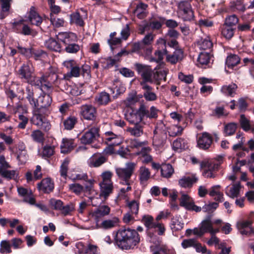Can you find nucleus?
Here are the masks:
<instances>
[{"label": "nucleus", "instance_id": "nucleus-8", "mask_svg": "<svg viewBox=\"0 0 254 254\" xmlns=\"http://www.w3.org/2000/svg\"><path fill=\"white\" fill-rule=\"evenodd\" d=\"M213 138L215 141H218L219 137L216 132L212 134L207 132H203L199 134L197 139L198 147L202 149L206 150L209 148L212 144Z\"/></svg>", "mask_w": 254, "mask_h": 254}, {"label": "nucleus", "instance_id": "nucleus-6", "mask_svg": "<svg viewBox=\"0 0 254 254\" xmlns=\"http://www.w3.org/2000/svg\"><path fill=\"white\" fill-rule=\"evenodd\" d=\"M136 167V163L128 162L126 164L125 168H118L116 169L117 176L123 181V185H129L130 177L133 174Z\"/></svg>", "mask_w": 254, "mask_h": 254}, {"label": "nucleus", "instance_id": "nucleus-11", "mask_svg": "<svg viewBox=\"0 0 254 254\" xmlns=\"http://www.w3.org/2000/svg\"><path fill=\"white\" fill-rule=\"evenodd\" d=\"M180 205L188 210L194 211L196 212L201 210V207L195 205L192 198L185 193H182L180 198Z\"/></svg>", "mask_w": 254, "mask_h": 254}, {"label": "nucleus", "instance_id": "nucleus-12", "mask_svg": "<svg viewBox=\"0 0 254 254\" xmlns=\"http://www.w3.org/2000/svg\"><path fill=\"white\" fill-rule=\"evenodd\" d=\"M110 211L111 208L108 205L105 204L100 205L90 213V215L96 223H98L102 220L104 217L108 215Z\"/></svg>", "mask_w": 254, "mask_h": 254}, {"label": "nucleus", "instance_id": "nucleus-50", "mask_svg": "<svg viewBox=\"0 0 254 254\" xmlns=\"http://www.w3.org/2000/svg\"><path fill=\"white\" fill-rule=\"evenodd\" d=\"M234 29L224 24L222 27L221 34L226 39H230L234 36Z\"/></svg>", "mask_w": 254, "mask_h": 254}, {"label": "nucleus", "instance_id": "nucleus-53", "mask_svg": "<svg viewBox=\"0 0 254 254\" xmlns=\"http://www.w3.org/2000/svg\"><path fill=\"white\" fill-rule=\"evenodd\" d=\"M118 222L117 218H114L113 219L105 220L102 222L100 224V227L105 229L112 228L115 226Z\"/></svg>", "mask_w": 254, "mask_h": 254}, {"label": "nucleus", "instance_id": "nucleus-13", "mask_svg": "<svg viewBox=\"0 0 254 254\" xmlns=\"http://www.w3.org/2000/svg\"><path fill=\"white\" fill-rule=\"evenodd\" d=\"M200 167L203 169L202 175L204 178H214L216 177L217 165L208 161H203L200 163Z\"/></svg>", "mask_w": 254, "mask_h": 254}, {"label": "nucleus", "instance_id": "nucleus-52", "mask_svg": "<svg viewBox=\"0 0 254 254\" xmlns=\"http://www.w3.org/2000/svg\"><path fill=\"white\" fill-rule=\"evenodd\" d=\"M70 23H74L79 26H83L84 21L79 12H76L70 15Z\"/></svg>", "mask_w": 254, "mask_h": 254}, {"label": "nucleus", "instance_id": "nucleus-1", "mask_svg": "<svg viewBox=\"0 0 254 254\" xmlns=\"http://www.w3.org/2000/svg\"><path fill=\"white\" fill-rule=\"evenodd\" d=\"M18 77L32 86H40L47 90L52 87V83L54 78H58V75L54 73L44 75L40 77H37L35 74L34 68L29 63L23 64L17 71Z\"/></svg>", "mask_w": 254, "mask_h": 254}, {"label": "nucleus", "instance_id": "nucleus-19", "mask_svg": "<svg viewBox=\"0 0 254 254\" xmlns=\"http://www.w3.org/2000/svg\"><path fill=\"white\" fill-rule=\"evenodd\" d=\"M100 187L99 197L103 198L102 201L106 200L113 191V183L99 184Z\"/></svg>", "mask_w": 254, "mask_h": 254}, {"label": "nucleus", "instance_id": "nucleus-60", "mask_svg": "<svg viewBox=\"0 0 254 254\" xmlns=\"http://www.w3.org/2000/svg\"><path fill=\"white\" fill-rule=\"evenodd\" d=\"M69 163V160L67 158H65L63 162L61 167H60V174L61 176L64 178H66L67 176V172L68 169V164Z\"/></svg>", "mask_w": 254, "mask_h": 254}, {"label": "nucleus", "instance_id": "nucleus-26", "mask_svg": "<svg viewBox=\"0 0 254 254\" xmlns=\"http://www.w3.org/2000/svg\"><path fill=\"white\" fill-rule=\"evenodd\" d=\"M184 58V53L182 49H176L173 54L167 55L166 60L172 64H175L182 60Z\"/></svg>", "mask_w": 254, "mask_h": 254}, {"label": "nucleus", "instance_id": "nucleus-32", "mask_svg": "<svg viewBox=\"0 0 254 254\" xmlns=\"http://www.w3.org/2000/svg\"><path fill=\"white\" fill-rule=\"evenodd\" d=\"M237 88L238 86L235 83H231L223 85L221 89V92L226 96L233 97L236 95Z\"/></svg>", "mask_w": 254, "mask_h": 254}, {"label": "nucleus", "instance_id": "nucleus-2", "mask_svg": "<svg viewBox=\"0 0 254 254\" xmlns=\"http://www.w3.org/2000/svg\"><path fill=\"white\" fill-rule=\"evenodd\" d=\"M117 246L122 250L133 249L140 242V237L134 229H121L118 231L115 238Z\"/></svg>", "mask_w": 254, "mask_h": 254}, {"label": "nucleus", "instance_id": "nucleus-17", "mask_svg": "<svg viewBox=\"0 0 254 254\" xmlns=\"http://www.w3.org/2000/svg\"><path fill=\"white\" fill-rule=\"evenodd\" d=\"M107 161V158L100 153L94 154L88 160L90 167H98Z\"/></svg>", "mask_w": 254, "mask_h": 254}, {"label": "nucleus", "instance_id": "nucleus-54", "mask_svg": "<svg viewBox=\"0 0 254 254\" xmlns=\"http://www.w3.org/2000/svg\"><path fill=\"white\" fill-rule=\"evenodd\" d=\"M76 122V118L72 116L69 117L63 122L64 128L67 130L71 129L72 128H73Z\"/></svg>", "mask_w": 254, "mask_h": 254}, {"label": "nucleus", "instance_id": "nucleus-29", "mask_svg": "<svg viewBox=\"0 0 254 254\" xmlns=\"http://www.w3.org/2000/svg\"><path fill=\"white\" fill-rule=\"evenodd\" d=\"M54 184L50 178L44 179L38 184V188L45 193H49L54 189Z\"/></svg>", "mask_w": 254, "mask_h": 254}, {"label": "nucleus", "instance_id": "nucleus-4", "mask_svg": "<svg viewBox=\"0 0 254 254\" xmlns=\"http://www.w3.org/2000/svg\"><path fill=\"white\" fill-rule=\"evenodd\" d=\"M166 127L165 124L160 121L157 123L153 131L152 143L154 146L157 148L164 147L167 140Z\"/></svg>", "mask_w": 254, "mask_h": 254}, {"label": "nucleus", "instance_id": "nucleus-23", "mask_svg": "<svg viewBox=\"0 0 254 254\" xmlns=\"http://www.w3.org/2000/svg\"><path fill=\"white\" fill-rule=\"evenodd\" d=\"M138 179L141 185H145L151 177V172L148 168L144 166L140 167L138 170Z\"/></svg>", "mask_w": 254, "mask_h": 254}, {"label": "nucleus", "instance_id": "nucleus-15", "mask_svg": "<svg viewBox=\"0 0 254 254\" xmlns=\"http://www.w3.org/2000/svg\"><path fill=\"white\" fill-rule=\"evenodd\" d=\"M103 137L105 142L109 146L119 145L123 142L122 137L120 135L115 134L111 131L105 132Z\"/></svg>", "mask_w": 254, "mask_h": 254}, {"label": "nucleus", "instance_id": "nucleus-51", "mask_svg": "<svg viewBox=\"0 0 254 254\" xmlns=\"http://www.w3.org/2000/svg\"><path fill=\"white\" fill-rule=\"evenodd\" d=\"M113 86L115 87H109V89L110 90L112 93L114 94L115 93V89L117 88L119 86V88L117 89V93L118 94H121L125 92V88L122 85L121 83L120 80L118 78H116L113 81Z\"/></svg>", "mask_w": 254, "mask_h": 254}, {"label": "nucleus", "instance_id": "nucleus-35", "mask_svg": "<svg viewBox=\"0 0 254 254\" xmlns=\"http://www.w3.org/2000/svg\"><path fill=\"white\" fill-rule=\"evenodd\" d=\"M26 98L32 107L38 106V101L34 97L33 88L32 86H27L25 89Z\"/></svg>", "mask_w": 254, "mask_h": 254}, {"label": "nucleus", "instance_id": "nucleus-46", "mask_svg": "<svg viewBox=\"0 0 254 254\" xmlns=\"http://www.w3.org/2000/svg\"><path fill=\"white\" fill-rule=\"evenodd\" d=\"M183 128L180 126L172 125L167 128L166 131L168 132L169 135L171 137H175L182 134Z\"/></svg>", "mask_w": 254, "mask_h": 254}, {"label": "nucleus", "instance_id": "nucleus-28", "mask_svg": "<svg viewBox=\"0 0 254 254\" xmlns=\"http://www.w3.org/2000/svg\"><path fill=\"white\" fill-rule=\"evenodd\" d=\"M154 37V35L152 33H149L140 41L142 46L144 47L147 54H149L152 52L153 48L151 46V44L153 41Z\"/></svg>", "mask_w": 254, "mask_h": 254}, {"label": "nucleus", "instance_id": "nucleus-44", "mask_svg": "<svg viewBox=\"0 0 254 254\" xmlns=\"http://www.w3.org/2000/svg\"><path fill=\"white\" fill-rule=\"evenodd\" d=\"M0 175L7 180H15L17 178L18 173L16 170H8L7 169L0 170Z\"/></svg>", "mask_w": 254, "mask_h": 254}, {"label": "nucleus", "instance_id": "nucleus-3", "mask_svg": "<svg viewBox=\"0 0 254 254\" xmlns=\"http://www.w3.org/2000/svg\"><path fill=\"white\" fill-rule=\"evenodd\" d=\"M63 65L67 69H70L64 75V78L69 79L71 77H78L81 75L84 77L89 76L91 72V67L87 64H84L80 67L79 65L73 60H67L63 63Z\"/></svg>", "mask_w": 254, "mask_h": 254}, {"label": "nucleus", "instance_id": "nucleus-39", "mask_svg": "<svg viewBox=\"0 0 254 254\" xmlns=\"http://www.w3.org/2000/svg\"><path fill=\"white\" fill-rule=\"evenodd\" d=\"M174 173V168L171 164H165L161 166V175L162 177L169 178Z\"/></svg>", "mask_w": 254, "mask_h": 254}, {"label": "nucleus", "instance_id": "nucleus-22", "mask_svg": "<svg viewBox=\"0 0 254 254\" xmlns=\"http://www.w3.org/2000/svg\"><path fill=\"white\" fill-rule=\"evenodd\" d=\"M58 39L65 45L74 42L77 40L75 34L72 32H60L57 35Z\"/></svg>", "mask_w": 254, "mask_h": 254}, {"label": "nucleus", "instance_id": "nucleus-36", "mask_svg": "<svg viewBox=\"0 0 254 254\" xmlns=\"http://www.w3.org/2000/svg\"><path fill=\"white\" fill-rule=\"evenodd\" d=\"M12 0H0L1 12L0 13V18L2 19L7 16L9 14V9Z\"/></svg>", "mask_w": 254, "mask_h": 254}, {"label": "nucleus", "instance_id": "nucleus-20", "mask_svg": "<svg viewBox=\"0 0 254 254\" xmlns=\"http://www.w3.org/2000/svg\"><path fill=\"white\" fill-rule=\"evenodd\" d=\"M168 70L166 68H160L152 72L153 83L157 85L161 83L162 80L166 81V75Z\"/></svg>", "mask_w": 254, "mask_h": 254}, {"label": "nucleus", "instance_id": "nucleus-58", "mask_svg": "<svg viewBox=\"0 0 254 254\" xmlns=\"http://www.w3.org/2000/svg\"><path fill=\"white\" fill-rule=\"evenodd\" d=\"M237 124L235 123H230L225 126L224 132L227 135H233L236 130Z\"/></svg>", "mask_w": 254, "mask_h": 254}, {"label": "nucleus", "instance_id": "nucleus-5", "mask_svg": "<svg viewBox=\"0 0 254 254\" xmlns=\"http://www.w3.org/2000/svg\"><path fill=\"white\" fill-rule=\"evenodd\" d=\"M177 13L179 17L184 21H191L193 20L194 15L190 2L188 0H181L177 3Z\"/></svg>", "mask_w": 254, "mask_h": 254}, {"label": "nucleus", "instance_id": "nucleus-64", "mask_svg": "<svg viewBox=\"0 0 254 254\" xmlns=\"http://www.w3.org/2000/svg\"><path fill=\"white\" fill-rule=\"evenodd\" d=\"M139 202L136 200H132L128 203V206L132 214L137 215L139 210Z\"/></svg>", "mask_w": 254, "mask_h": 254}, {"label": "nucleus", "instance_id": "nucleus-41", "mask_svg": "<svg viewBox=\"0 0 254 254\" xmlns=\"http://www.w3.org/2000/svg\"><path fill=\"white\" fill-rule=\"evenodd\" d=\"M39 106L43 107H50L52 102V98L49 94L43 93L41 94L37 100Z\"/></svg>", "mask_w": 254, "mask_h": 254}, {"label": "nucleus", "instance_id": "nucleus-45", "mask_svg": "<svg viewBox=\"0 0 254 254\" xmlns=\"http://www.w3.org/2000/svg\"><path fill=\"white\" fill-rule=\"evenodd\" d=\"M167 54V51L166 48L163 49H158L155 51L154 54V57L150 58L151 62H155L159 63L161 62L164 58V56Z\"/></svg>", "mask_w": 254, "mask_h": 254}, {"label": "nucleus", "instance_id": "nucleus-43", "mask_svg": "<svg viewBox=\"0 0 254 254\" xmlns=\"http://www.w3.org/2000/svg\"><path fill=\"white\" fill-rule=\"evenodd\" d=\"M180 216H175L171 219V227L174 231L181 230L184 227V223L181 220Z\"/></svg>", "mask_w": 254, "mask_h": 254}, {"label": "nucleus", "instance_id": "nucleus-30", "mask_svg": "<svg viewBox=\"0 0 254 254\" xmlns=\"http://www.w3.org/2000/svg\"><path fill=\"white\" fill-rule=\"evenodd\" d=\"M220 185H215L210 189L209 194L210 196H215L214 199L216 201L222 202L224 200L223 194L220 191Z\"/></svg>", "mask_w": 254, "mask_h": 254}, {"label": "nucleus", "instance_id": "nucleus-61", "mask_svg": "<svg viewBox=\"0 0 254 254\" xmlns=\"http://www.w3.org/2000/svg\"><path fill=\"white\" fill-rule=\"evenodd\" d=\"M240 123L241 127L245 131H248L251 129L250 121L246 118L244 115L240 116Z\"/></svg>", "mask_w": 254, "mask_h": 254}, {"label": "nucleus", "instance_id": "nucleus-10", "mask_svg": "<svg viewBox=\"0 0 254 254\" xmlns=\"http://www.w3.org/2000/svg\"><path fill=\"white\" fill-rule=\"evenodd\" d=\"M212 226V215H208L202 221L199 228L193 229V234L201 237L206 233H210Z\"/></svg>", "mask_w": 254, "mask_h": 254}, {"label": "nucleus", "instance_id": "nucleus-24", "mask_svg": "<svg viewBox=\"0 0 254 254\" xmlns=\"http://www.w3.org/2000/svg\"><path fill=\"white\" fill-rule=\"evenodd\" d=\"M151 150V147L149 146L143 147H142L140 151L137 153V154L140 155L141 158V161L143 164H147L152 162L153 161V158L150 155Z\"/></svg>", "mask_w": 254, "mask_h": 254}, {"label": "nucleus", "instance_id": "nucleus-31", "mask_svg": "<svg viewBox=\"0 0 254 254\" xmlns=\"http://www.w3.org/2000/svg\"><path fill=\"white\" fill-rule=\"evenodd\" d=\"M147 5L143 3H140L136 5V8L133 10V14L139 19H142L146 17L147 15Z\"/></svg>", "mask_w": 254, "mask_h": 254}, {"label": "nucleus", "instance_id": "nucleus-18", "mask_svg": "<svg viewBox=\"0 0 254 254\" xmlns=\"http://www.w3.org/2000/svg\"><path fill=\"white\" fill-rule=\"evenodd\" d=\"M252 222L250 220H242L237 222V227L242 235H249L254 231L252 228Z\"/></svg>", "mask_w": 254, "mask_h": 254}, {"label": "nucleus", "instance_id": "nucleus-7", "mask_svg": "<svg viewBox=\"0 0 254 254\" xmlns=\"http://www.w3.org/2000/svg\"><path fill=\"white\" fill-rule=\"evenodd\" d=\"M99 127L96 125L85 128L80 140L83 144H90L96 141L99 137Z\"/></svg>", "mask_w": 254, "mask_h": 254}, {"label": "nucleus", "instance_id": "nucleus-62", "mask_svg": "<svg viewBox=\"0 0 254 254\" xmlns=\"http://www.w3.org/2000/svg\"><path fill=\"white\" fill-rule=\"evenodd\" d=\"M238 22V18L236 15L233 14L226 18L224 24L232 27L233 26L236 25Z\"/></svg>", "mask_w": 254, "mask_h": 254}, {"label": "nucleus", "instance_id": "nucleus-59", "mask_svg": "<svg viewBox=\"0 0 254 254\" xmlns=\"http://www.w3.org/2000/svg\"><path fill=\"white\" fill-rule=\"evenodd\" d=\"M135 111L142 121L144 117L147 118L148 109L144 104H140L139 108Z\"/></svg>", "mask_w": 254, "mask_h": 254}, {"label": "nucleus", "instance_id": "nucleus-27", "mask_svg": "<svg viewBox=\"0 0 254 254\" xmlns=\"http://www.w3.org/2000/svg\"><path fill=\"white\" fill-rule=\"evenodd\" d=\"M198 181L194 175L190 176H184L179 181V184L183 188H191L192 185Z\"/></svg>", "mask_w": 254, "mask_h": 254}, {"label": "nucleus", "instance_id": "nucleus-25", "mask_svg": "<svg viewBox=\"0 0 254 254\" xmlns=\"http://www.w3.org/2000/svg\"><path fill=\"white\" fill-rule=\"evenodd\" d=\"M241 186L239 183L227 186L225 189L226 194L232 198L238 197L240 194Z\"/></svg>", "mask_w": 254, "mask_h": 254}, {"label": "nucleus", "instance_id": "nucleus-48", "mask_svg": "<svg viewBox=\"0 0 254 254\" xmlns=\"http://www.w3.org/2000/svg\"><path fill=\"white\" fill-rule=\"evenodd\" d=\"M127 120L131 124H139L142 120L139 117L135 110H132L126 115Z\"/></svg>", "mask_w": 254, "mask_h": 254}, {"label": "nucleus", "instance_id": "nucleus-9", "mask_svg": "<svg viewBox=\"0 0 254 254\" xmlns=\"http://www.w3.org/2000/svg\"><path fill=\"white\" fill-rule=\"evenodd\" d=\"M134 66L138 73L141 75L142 78V80L140 82V83L143 82L146 84H148V82L153 83V71L150 66L139 63H136Z\"/></svg>", "mask_w": 254, "mask_h": 254}, {"label": "nucleus", "instance_id": "nucleus-47", "mask_svg": "<svg viewBox=\"0 0 254 254\" xmlns=\"http://www.w3.org/2000/svg\"><path fill=\"white\" fill-rule=\"evenodd\" d=\"M46 47L50 50L60 52L61 51V46L58 42L53 38H50L47 40L45 42Z\"/></svg>", "mask_w": 254, "mask_h": 254}, {"label": "nucleus", "instance_id": "nucleus-16", "mask_svg": "<svg viewBox=\"0 0 254 254\" xmlns=\"http://www.w3.org/2000/svg\"><path fill=\"white\" fill-rule=\"evenodd\" d=\"M140 85L143 90V95L141 97H143L146 101L148 102H153L157 100V96L153 91V88L151 86L144 82L140 83Z\"/></svg>", "mask_w": 254, "mask_h": 254}, {"label": "nucleus", "instance_id": "nucleus-38", "mask_svg": "<svg viewBox=\"0 0 254 254\" xmlns=\"http://www.w3.org/2000/svg\"><path fill=\"white\" fill-rule=\"evenodd\" d=\"M74 147L73 140L71 139L64 138L61 145V152L67 153L73 149Z\"/></svg>", "mask_w": 254, "mask_h": 254}, {"label": "nucleus", "instance_id": "nucleus-33", "mask_svg": "<svg viewBox=\"0 0 254 254\" xmlns=\"http://www.w3.org/2000/svg\"><path fill=\"white\" fill-rule=\"evenodd\" d=\"M241 58L236 54H231L229 55L225 61L226 66L229 68H233L240 64Z\"/></svg>", "mask_w": 254, "mask_h": 254}, {"label": "nucleus", "instance_id": "nucleus-63", "mask_svg": "<svg viewBox=\"0 0 254 254\" xmlns=\"http://www.w3.org/2000/svg\"><path fill=\"white\" fill-rule=\"evenodd\" d=\"M218 203L217 202H211L208 204L204 205L201 209L205 212L208 213H212L218 207Z\"/></svg>", "mask_w": 254, "mask_h": 254}, {"label": "nucleus", "instance_id": "nucleus-55", "mask_svg": "<svg viewBox=\"0 0 254 254\" xmlns=\"http://www.w3.org/2000/svg\"><path fill=\"white\" fill-rule=\"evenodd\" d=\"M32 139L37 142H43L44 140V134L40 130H33L31 134Z\"/></svg>", "mask_w": 254, "mask_h": 254}, {"label": "nucleus", "instance_id": "nucleus-42", "mask_svg": "<svg viewBox=\"0 0 254 254\" xmlns=\"http://www.w3.org/2000/svg\"><path fill=\"white\" fill-rule=\"evenodd\" d=\"M197 45L198 48L202 50H210L213 46L212 43L208 37L204 39L201 38L198 40L197 42Z\"/></svg>", "mask_w": 254, "mask_h": 254}, {"label": "nucleus", "instance_id": "nucleus-37", "mask_svg": "<svg viewBox=\"0 0 254 254\" xmlns=\"http://www.w3.org/2000/svg\"><path fill=\"white\" fill-rule=\"evenodd\" d=\"M95 101L100 105H106L111 102L110 95L106 92L100 93L95 98Z\"/></svg>", "mask_w": 254, "mask_h": 254}, {"label": "nucleus", "instance_id": "nucleus-57", "mask_svg": "<svg viewBox=\"0 0 254 254\" xmlns=\"http://www.w3.org/2000/svg\"><path fill=\"white\" fill-rule=\"evenodd\" d=\"M113 173L110 171L103 172L101 175V181L99 184L113 183L112 177Z\"/></svg>", "mask_w": 254, "mask_h": 254}, {"label": "nucleus", "instance_id": "nucleus-34", "mask_svg": "<svg viewBox=\"0 0 254 254\" xmlns=\"http://www.w3.org/2000/svg\"><path fill=\"white\" fill-rule=\"evenodd\" d=\"M212 58V55L208 52H201L199 54L198 58V64L203 66L208 65Z\"/></svg>", "mask_w": 254, "mask_h": 254}, {"label": "nucleus", "instance_id": "nucleus-14", "mask_svg": "<svg viewBox=\"0 0 254 254\" xmlns=\"http://www.w3.org/2000/svg\"><path fill=\"white\" fill-rule=\"evenodd\" d=\"M80 115L85 120L95 121L97 116L96 109L91 105H83L80 107Z\"/></svg>", "mask_w": 254, "mask_h": 254}, {"label": "nucleus", "instance_id": "nucleus-21", "mask_svg": "<svg viewBox=\"0 0 254 254\" xmlns=\"http://www.w3.org/2000/svg\"><path fill=\"white\" fill-rule=\"evenodd\" d=\"M28 19L32 24L37 26H40L43 21L42 18L38 14L36 8L33 6H31L30 8Z\"/></svg>", "mask_w": 254, "mask_h": 254}, {"label": "nucleus", "instance_id": "nucleus-49", "mask_svg": "<svg viewBox=\"0 0 254 254\" xmlns=\"http://www.w3.org/2000/svg\"><path fill=\"white\" fill-rule=\"evenodd\" d=\"M142 222L147 229L155 228L156 222H154L153 217L149 215H145L142 217Z\"/></svg>", "mask_w": 254, "mask_h": 254}, {"label": "nucleus", "instance_id": "nucleus-40", "mask_svg": "<svg viewBox=\"0 0 254 254\" xmlns=\"http://www.w3.org/2000/svg\"><path fill=\"white\" fill-rule=\"evenodd\" d=\"M133 127H130L127 129V131L130 133V135L135 137H140L143 133V126L141 124H135Z\"/></svg>", "mask_w": 254, "mask_h": 254}, {"label": "nucleus", "instance_id": "nucleus-56", "mask_svg": "<svg viewBox=\"0 0 254 254\" xmlns=\"http://www.w3.org/2000/svg\"><path fill=\"white\" fill-rule=\"evenodd\" d=\"M68 188L70 191L77 195L80 194L84 191V187L78 183H73L68 185Z\"/></svg>", "mask_w": 254, "mask_h": 254}]
</instances>
